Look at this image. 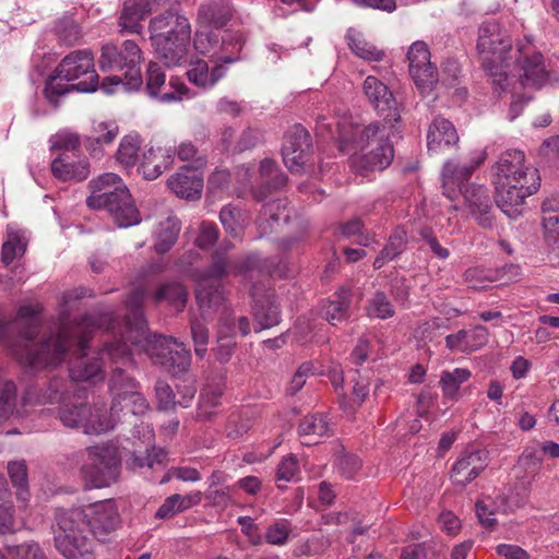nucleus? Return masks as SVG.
Here are the masks:
<instances>
[{
    "mask_svg": "<svg viewBox=\"0 0 559 559\" xmlns=\"http://www.w3.org/2000/svg\"><path fill=\"white\" fill-rule=\"evenodd\" d=\"M41 311L39 304L23 305L19 308L15 323H25L27 330L21 335L19 345H12L13 355L25 366L39 370L48 367L59 366L66 358L68 349L76 341L81 352H84L87 343V331L90 328L100 329L106 325L110 329L112 318L103 314L98 318L85 316L79 326H62L57 334L43 338L37 345L32 343L37 334L39 324L38 314Z\"/></svg>",
    "mask_w": 559,
    "mask_h": 559,
    "instance_id": "obj_2",
    "label": "nucleus"
},
{
    "mask_svg": "<svg viewBox=\"0 0 559 559\" xmlns=\"http://www.w3.org/2000/svg\"><path fill=\"white\" fill-rule=\"evenodd\" d=\"M218 238V230L213 223L203 222L200 227V234L195 240L198 247L202 249L211 248Z\"/></svg>",
    "mask_w": 559,
    "mask_h": 559,
    "instance_id": "obj_59",
    "label": "nucleus"
},
{
    "mask_svg": "<svg viewBox=\"0 0 559 559\" xmlns=\"http://www.w3.org/2000/svg\"><path fill=\"white\" fill-rule=\"evenodd\" d=\"M141 139L132 133L123 136L117 151V160L126 167H132L138 158Z\"/></svg>",
    "mask_w": 559,
    "mask_h": 559,
    "instance_id": "obj_42",
    "label": "nucleus"
},
{
    "mask_svg": "<svg viewBox=\"0 0 559 559\" xmlns=\"http://www.w3.org/2000/svg\"><path fill=\"white\" fill-rule=\"evenodd\" d=\"M180 495L175 493L168 497L165 502L156 511V516L159 519L170 518L181 511L182 504L180 503Z\"/></svg>",
    "mask_w": 559,
    "mask_h": 559,
    "instance_id": "obj_63",
    "label": "nucleus"
},
{
    "mask_svg": "<svg viewBox=\"0 0 559 559\" xmlns=\"http://www.w3.org/2000/svg\"><path fill=\"white\" fill-rule=\"evenodd\" d=\"M221 395L222 393L216 390L203 391L199 402L200 415L209 417L211 415V408H215L219 404Z\"/></svg>",
    "mask_w": 559,
    "mask_h": 559,
    "instance_id": "obj_62",
    "label": "nucleus"
},
{
    "mask_svg": "<svg viewBox=\"0 0 559 559\" xmlns=\"http://www.w3.org/2000/svg\"><path fill=\"white\" fill-rule=\"evenodd\" d=\"M492 182L498 207L510 218H516L522 214L524 200L538 190L539 176L536 169L525 166L522 151L509 150L496 163Z\"/></svg>",
    "mask_w": 559,
    "mask_h": 559,
    "instance_id": "obj_5",
    "label": "nucleus"
},
{
    "mask_svg": "<svg viewBox=\"0 0 559 559\" xmlns=\"http://www.w3.org/2000/svg\"><path fill=\"white\" fill-rule=\"evenodd\" d=\"M227 73V67L223 63H215V66L210 69L207 62L203 59H197L189 63V68L187 70V78L190 83L195 86L210 90L216 85V83L223 79Z\"/></svg>",
    "mask_w": 559,
    "mask_h": 559,
    "instance_id": "obj_27",
    "label": "nucleus"
},
{
    "mask_svg": "<svg viewBox=\"0 0 559 559\" xmlns=\"http://www.w3.org/2000/svg\"><path fill=\"white\" fill-rule=\"evenodd\" d=\"M53 176L62 181L85 180L90 175V165L86 160H73L69 155L62 154L51 163Z\"/></svg>",
    "mask_w": 559,
    "mask_h": 559,
    "instance_id": "obj_29",
    "label": "nucleus"
},
{
    "mask_svg": "<svg viewBox=\"0 0 559 559\" xmlns=\"http://www.w3.org/2000/svg\"><path fill=\"white\" fill-rule=\"evenodd\" d=\"M26 248L27 237L25 233L13 225H8L7 240L2 245V262L5 265H10L25 253Z\"/></svg>",
    "mask_w": 559,
    "mask_h": 559,
    "instance_id": "obj_32",
    "label": "nucleus"
},
{
    "mask_svg": "<svg viewBox=\"0 0 559 559\" xmlns=\"http://www.w3.org/2000/svg\"><path fill=\"white\" fill-rule=\"evenodd\" d=\"M366 311L369 318L385 320L394 316V308L383 293H376L368 301Z\"/></svg>",
    "mask_w": 559,
    "mask_h": 559,
    "instance_id": "obj_49",
    "label": "nucleus"
},
{
    "mask_svg": "<svg viewBox=\"0 0 559 559\" xmlns=\"http://www.w3.org/2000/svg\"><path fill=\"white\" fill-rule=\"evenodd\" d=\"M167 185L177 197L198 200L203 190V175L198 168L183 166L168 178Z\"/></svg>",
    "mask_w": 559,
    "mask_h": 559,
    "instance_id": "obj_23",
    "label": "nucleus"
},
{
    "mask_svg": "<svg viewBox=\"0 0 559 559\" xmlns=\"http://www.w3.org/2000/svg\"><path fill=\"white\" fill-rule=\"evenodd\" d=\"M396 122H372L358 131L346 119L337 121L338 141L342 151L349 153L357 148L350 157L352 169L366 176L369 171L383 170L392 162L394 150L391 133Z\"/></svg>",
    "mask_w": 559,
    "mask_h": 559,
    "instance_id": "obj_4",
    "label": "nucleus"
},
{
    "mask_svg": "<svg viewBox=\"0 0 559 559\" xmlns=\"http://www.w3.org/2000/svg\"><path fill=\"white\" fill-rule=\"evenodd\" d=\"M253 314L259 330L270 329L278 324L281 317L278 306L271 296L255 300Z\"/></svg>",
    "mask_w": 559,
    "mask_h": 559,
    "instance_id": "obj_36",
    "label": "nucleus"
},
{
    "mask_svg": "<svg viewBox=\"0 0 559 559\" xmlns=\"http://www.w3.org/2000/svg\"><path fill=\"white\" fill-rule=\"evenodd\" d=\"M430 57L428 45L421 40L413 43L407 52L409 74L421 93L431 90L437 82Z\"/></svg>",
    "mask_w": 559,
    "mask_h": 559,
    "instance_id": "obj_16",
    "label": "nucleus"
},
{
    "mask_svg": "<svg viewBox=\"0 0 559 559\" xmlns=\"http://www.w3.org/2000/svg\"><path fill=\"white\" fill-rule=\"evenodd\" d=\"M56 76L50 78L45 86V96L50 103H57L68 88L57 80L75 82L73 90L83 93L95 92L98 86V75L95 70L94 55L90 49H79L67 55L55 70Z\"/></svg>",
    "mask_w": 559,
    "mask_h": 559,
    "instance_id": "obj_11",
    "label": "nucleus"
},
{
    "mask_svg": "<svg viewBox=\"0 0 559 559\" xmlns=\"http://www.w3.org/2000/svg\"><path fill=\"white\" fill-rule=\"evenodd\" d=\"M148 31L156 55L167 67L179 66L185 60L191 39V24L185 14L165 11L150 21Z\"/></svg>",
    "mask_w": 559,
    "mask_h": 559,
    "instance_id": "obj_8",
    "label": "nucleus"
},
{
    "mask_svg": "<svg viewBox=\"0 0 559 559\" xmlns=\"http://www.w3.org/2000/svg\"><path fill=\"white\" fill-rule=\"evenodd\" d=\"M486 155L484 150L478 151L473 165H460L452 159L447 160L441 171V179L443 193L447 198L454 200L459 193H463L477 223L484 228H491L493 215L487 188L472 183L466 186L464 190L462 189L464 181L485 160Z\"/></svg>",
    "mask_w": 559,
    "mask_h": 559,
    "instance_id": "obj_6",
    "label": "nucleus"
},
{
    "mask_svg": "<svg viewBox=\"0 0 559 559\" xmlns=\"http://www.w3.org/2000/svg\"><path fill=\"white\" fill-rule=\"evenodd\" d=\"M95 131L97 133V142L109 144L117 138L119 128L114 121L99 122L96 124Z\"/></svg>",
    "mask_w": 559,
    "mask_h": 559,
    "instance_id": "obj_64",
    "label": "nucleus"
},
{
    "mask_svg": "<svg viewBox=\"0 0 559 559\" xmlns=\"http://www.w3.org/2000/svg\"><path fill=\"white\" fill-rule=\"evenodd\" d=\"M501 509V506L491 508V499L489 497L483 498L476 503V514L480 524L486 528H493L496 525L495 513Z\"/></svg>",
    "mask_w": 559,
    "mask_h": 559,
    "instance_id": "obj_55",
    "label": "nucleus"
},
{
    "mask_svg": "<svg viewBox=\"0 0 559 559\" xmlns=\"http://www.w3.org/2000/svg\"><path fill=\"white\" fill-rule=\"evenodd\" d=\"M346 40L349 49L359 58L368 61H380L384 52L374 45L365 40L362 35L354 28L346 32Z\"/></svg>",
    "mask_w": 559,
    "mask_h": 559,
    "instance_id": "obj_35",
    "label": "nucleus"
},
{
    "mask_svg": "<svg viewBox=\"0 0 559 559\" xmlns=\"http://www.w3.org/2000/svg\"><path fill=\"white\" fill-rule=\"evenodd\" d=\"M290 524L287 520H280L265 531V540L271 545H285L290 534Z\"/></svg>",
    "mask_w": 559,
    "mask_h": 559,
    "instance_id": "obj_54",
    "label": "nucleus"
},
{
    "mask_svg": "<svg viewBox=\"0 0 559 559\" xmlns=\"http://www.w3.org/2000/svg\"><path fill=\"white\" fill-rule=\"evenodd\" d=\"M444 328L443 322L439 318H432L415 330V336L423 342L432 341L435 337L440 335V330Z\"/></svg>",
    "mask_w": 559,
    "mask_h": 559,
    "instance_id": "obj_57",
    "label": "nucleus"
},
{
    "mask_svg": "<svg viewBox=\"0 0 559 559\" xmlns=\"http://www.w3.org/2000/svg\"><path fill=\"white\" fill-rule=\"evenodd\" d=\"M141 61L142 52L138 44L133 40H126L120 49L114 44L104 45L99 67L103 71H123L126 87L138 90L142 85Z\"/></svg>",
    "mask_w": 559,
    "mask_h": 559,
    "instance_id": "obj_14",
    "label": "nucleus"
},
{
    "mask_svg": "<svg viewBox=\"0 0 559 559\" xmlns=\"http://www.w3.org/2000/svg\"><path fill=\"white\" fill-rule=\"evenodd\" d=\"M231 17L228 0H205L198 9L197 26L200 28L224 27Z\"/></svg>",
    "mask_w": 559,
    "mask_h": 559,
    "instance_id": "obj_26",
    "label": "nucleus"
},
{
    "mask_svg": "<svg viewBox=\"0 0 559 559\" xmlns=\"http://www.w3.org/2000/svg\"><path fill=\"white\" fill-rule=\"evenodd\" d=\"M194 49L211 59H215L217 55L218 38L213 33L212 28H200L197 26V31L193 37Z\"/></svg>",
    "mask_w": 559,
    "mask_h": 559,
    "instance_id": "obj_45",
    "label": "nucleus"
},
{
    "mask_svg": "<svg viewBox=\"0 0 559 559\" xmlns=\"http://www.w3.org/2000/svg\"><path fill=\"white\" fill-rule=\"evenodd\" d=\"M311 150V138L300 124L293 127L285 134L282 147L283 160L290 171H300L308 162Z\"/></svg>",
    "mask_w": 559,
    "mask_h": 559,
    "instance_id": "obj_17",
    "label": "nucleus"
},
{
    "mask_svg": "<svg viewBox=\"0 0 559 559\" xmlns=\"http://www.w3.org/2000/svg\"><path fill=\"white\" fill-rule=\"evenodd\" d=\"M167 460V453L163 449H157L153 447L147 450L144 456L133 454L128 464L131 468L136 467H150L152 468L155 465H163Z\"/></svg>",
    "mask_w": 559,
    "mask_h": 559,
    "instance_id": "obj_52",
    "label": "nucleus"
},
{
    "mask_svg": "<svg viewBox=\"0 0 559 559\" xmlns=\"http://www.w3.org/2000/svg\"><path fill=\"white\" fill-rule=\"evenodd\" d=\"M58 532L53 543L64 559H95V540L84 527L81 509L63 510L57 513Z\"/></svg>",
    "mask_w": 559,
    "mask_h": 559,
    "instance_id": "obj_12",
    "label": "nucleus"
},
{
    "mask_svg": "<svg viewBox=\"0 0 559 559\" xmlns=\"http://www.w3.org/2000/svg\"><path fill=\"white\" fill-rule=\"evenodd\" d=\"M457 142V131L450 120L444 118L433 119L427 133V147L430 153H444L456 145Z\"/></svg>",
    "mask_w": 559,
    "mask_h": 559,
    "instance_id": "obj_24",
    "label": "nucleus"
},
{
    "mask_svg": "<svg viewBox=\"0 0 559 559\" xmlns=\"http://www.w3.org/2000/svg\"><path fill=\"white\" fill-rule=\"evenodd\" d=\"M511 80H512V78L509 74V79L507 81H502V85L506 87V90L497 92L493 88V91L499 95H501L503 93L511 94L512 102L510 104L508 119L510 121H513L521 115L525 104L531 99V96H524L523 94H521L520 90H522V88L516 86L515 84L511 83Z\"/></svg>",
    "mask_w": 559,
    "mask_h": 559,
    "instance_id": "obj_48",
    "label": "nucleus"
},
{
    "mask_svg": "<svg viewBox=\"0 0 559 559\" xmlns=\"http://www.w3.org/2000/svg\"><path fill=\"white\" fill-rule=\"evenodd\" d=\"M520 59L513 62V66L507 69L512 78L511 83L521 88H539L547 81V72L544 67V59L539 52L525 57L521 63Z\"/></svg>",
    "mask_w": 559,
    "mask_h": 559,
    "instance_id": "obj_19",
    "label": "nucleus"
},
{
    "mask_svg": "<svg viewBox=\"0 0 559 559\" xmlns=\"http://www.w3.org/2000/svg\"><path fill=\"white\" fill-rule=\"evenodd\" d=\"M219 219L225 230L233 237L240 235L246 221L241 210L230 204L221 210Z\"/></svg>",
    "mask_w": 559,
    "mask_h": 559,
    "instance_id": "obj_46",
    "label": "nucleus"
},
{
    "mask_svg": "<svg viewBox=\"0 0 559 559\" xmlns=\"http://www.w3.org/2000/svg\"><path fill=\"white\" fill-rule=\"evenodd\" d=\"M180 223L175 216L160 222L154 231V249L158 253L167 252L176 242Z\"/></svg>",
    "mask_w": 559,
    "mask_h": 559,
    "instance_id": "obj_33",
    "label": "nucleus"
},
{
    "mask_svg": "<svg viewBox=\"0 0 559 559\" xmlns=\"http://www.w3.org/2000/svg\"><path fill=\"white\" fill-rule=\"evenodd\" d=\"M299 472V464L295 456L287 455L283 457L277 467V479L290 481Z\"/></svg>",
    "mask_w": 559,
    "mask_h": 559,
    "instance_id": "obj_60",
    "label": "nucleus"
},
{
    "mask_svg": "<svg viewBox=\"0 0 559 559\" xmlns=\"http://www.w3.org/2000/svg\"><path fill=\"white\" fill-rule=\"evenodd\" d=\"M543 227L548 241H559V209H555L551 200L543 202Z\"/></svg>",
    "mask_w": 559,
    "mask_h": 559,
    "instance_id": "obj_47",
    "label": "nucleus"
},
{
    "mask_svg": "<svg viewBox=\"0 0 559 559\" xmlns=\"http://www.w3.org/2000/svg\"><path fill=\"white\" fill-rule=\"evenodd\" d=\"M112 378L110 380V391L112 403L109 416L102 413L100 409H94L84 404H66L59 412L62 424L70 428H82L87 435L104 433L114 429L120 420V413L124 408L132 415H144L148 411V403L139 392L136 382L124 376L119 366H112Z\"/></svg>",
    "mask_w": 559,
    "mask_h": 559,
    "instance_id": "obj_3",
    "label": "nucleus"
},
{
    "mask_svg": "<svg viewBox=\"0 0 559 559\" xmlns=\"http://www.w3.org/2000/svg\"><path fill=\"white\" fill-rule=\"evenodd\" d=\"M51 148L71 151L79 144V136L70 131H60L50 139Z\"/></svg>",
    "mask_w": 559,
    "mask_h": 559,
    "instance_id": "obj_58",
    "label": "nucleus"
},
{
    "mask_svg": "<svg viewBox=\"0 0 559 559\" xmlns=\"http://www.w3.org/2000/svg\"><path fill=\"white\" fill-rule=\"evenodd\" d=\"M70 376L74 381H102V365L98 360L81 362L70 369Z\"/></svg>",
    "mask_w": 559,
    "mask_h": 559,
    "instance_id": "obj_50",
    "label": "nucleus"
},
{
    "mask_svg": "<svg viewBox=\"0 0 559 559\" xmlns=\"http://www.w3.org/2000/svg\"><path fill=\"white\" fill-rule=\"evenodd\" d=\"M175 156V147L160 142L151 143L142 153L138 167L139 174L146 180H154L168 169Z\"/></svg>",
    "mask_w": 559,
    "mask_h": 559,
    "instance_id": "obj_20",
    "label": "nucleus"
},
{
    "mask_svg": "<svg viewBox=\"0 0 559 559\" xmlns=\"http://www.w3.org/2000/svg\"><path fill=\"white\" fill-rule=\"evenodd\" d=\"M80 476L88 489L105 488L115 484L120 475V457L114 445L97 444L84 452Z\"/></svg>",
    "mask_w": 559,
    "mask_h": 559,
    "instance_id": "obj_13",
    "label": "nucleus"
},
{
    "mask_svg": "<svg viewBox=\"0 0 559 559\" xmlns=\"http://www.w3.org/2000/svg\"><path fill=\"white\" fill-rule=\"evenodd\" d=\"M350 305V292L348 289H341L335 300L328 301L323 306V313L325 319L333 325L344 321L347 316V309Z\"/></svg>",
    "mask_w": 559,
    "mask_h": 559,
    "instance_id": "obj_40",
    "label": "nucleus"
},
{
    "mask_svg": "<svg viewBox=\"0 0 559 559\" xmlns=\"http://www.w3.org/2000/svg\"><path fill=\"white\" fill-rule=\"evenodd\" d=\"M156 399L158 407L163 411H168L175 407L177 402L175 401L174 392L169 384L163 381H158L155 385ZM195 389L193 385L187 388L182 400L178 401V404L182 407H188L191 400L194 397Z\"/></svg>",
    "mask_w": 559,
    "mask_h": 559,
    "instance_id": "obj_37",
    "label": "nucleus"
},
{
    "mask_svg": "<svg viewBox=\"0 0 559 559\" xmlns=\"http://www.w3.org/2000/svg\"><path fill=\"white\" fill-rule=\"evenodd\" d=\"M243 43L245 38L240 32H225L218 39L217 55L214 60L225 67L239 61Z\"/></svg>",
    "mask_w": 559,
    "mask_h": 559,
    "instance_id": "obj_31",
    "label": "nucleus"
},
{
    "mask_svg": "<svg viewBox=\"0 0 559 559\" xmlns=\"http://www.w3.org/2000/svg\"><path fill=\"white\" fill-rule=\"evenodd\" d=\"M488 342V330L476 325L469 330H460L445 337V345L451 352L469 354L479 350Z\"/></svg>",
    "mask_w": 559,
    "mask_h": 559,
    "instance_id": "obj_25",
    "label": "nucleus"
},
{
    "mask_svg": "<svg viewBox=\"0 0 559 559\" xmlns=\"http://www.w3.org/2000/svg\"><path fill=\"white\" fill-rule=\"evenodd\" d=\"M11 559H47L45 551L36 542H27L21 545L4 546Z\"/></svg>",
    "mask_w": 559,
    "mask_h": 559,
    "instance_id": "obj_51",
    "label": "nucleus"
},
{
    "mask_svg": "<svg viewBox=\"0 0 559 559\" xmlns=\"http://www.w3.org/2000/svg\"><path fill=\"white\" fill-rule=\"evenodd\" d=\"M259 173L260 176L272 183L273 187L277 188L284 186L286 182L285 175L277 170L276 164L272 159H263L260 164Z\"/></svg>",
    "mask_w": 559,
    "mask_h": 559,
    "instance_id": "obj_56",
    "label": "nucleus"
},
{
    "mask_svg": "<svg viewBox=\"0 0 559 559\" xmlns=\"http://www.w3.org/2000/svg\"><path fill=\"white\" fill-rule=\"evenodd\" d=\"M332 428L326 416L314 414L306 416L299 425V436L304 439L302 444H317L321 438L329 437Z\"/></svg>",
    "mask_w": 559,
    "mask_h": 559,
    "instance_id": "obj_30",
    "label": "nucleus"
},
{
    "mask_svg": "<svg viewBox=\"0 0 559 559\" xmlns=\"http://www.w3.org/2000/svg\"><path fill=\"white\" fill-rule=\"evenodd\" d=\"M234 322L228 318H221L217 333L216 358L225 364L231 358L236 343L234 342Z\"/></svg>",
    "mask_w": 559,
    "mask_h": 559,
    "instance_id": "obj_34",
    "label": "nucleus"
},
{
    "mask_svg": "<svg viewBox=\"0 0 559 559\" xmlns=\"http://www.w3.org/2000/svg\"><path fill=\"white\" fill-rule=\"evenodd\" d=\"M153 298L156 302L167 301L177 311H181L186 307L188 295L181 284L168 283L162 285Z\"/></svg>",
    "mask_w": 559,
    "mask_h": 559,
    "instance_id": "obj_39",
    "label": "nucleus"
},
{
    "mask_svg": "<svg viewBox=\"0 0 559 559\" xmlns=\"http://www.w3.org/2000/svg\"><path fill=\"white\" fill-rule=\"evenodd\" d=\"M267 271L272 275L283 276L278 269H271L265 260L258 255L247 257L239 265L227 264L225 258L216 252L213 255V262L206 271H195L193 278L197 283V300L201 309H210L221 305L223 300L222 293L217 289L216 283L228 273L247 274L252 271Z\"/></svg>",
    "mask_w": 559,
    "mask_h": 559,
    "instance_id": "obj_10",
    "label": "nucleus"
},
{
    "mask_svg": "<svg viewBox=\"0 0 559 559\" xmlns=\"http://www.w3.org/2000/svg\"><path fill=\"white\" fill-rule=\"evenodd\" d=\"M145 295L144 288H136L129 296L127 302L134 310L133 321L127 320L122 343L106 345L99 353V359H108L111 366H119L121 369V367L133 366L134 352L144 350L154 364L163 366L174 376L186 372L191 364V353L186 345L173 337L147 334L146 322L139 310Z\"/></svg>",
    "mask_w": 559,
    "mask_h": 559,
    "instance_id": "obj_1",
    "label": "nucleus"
},
{
    "mask_svg": "<svg viewBox=\"0 0 559 559\" xmlns=\"http://www.w3.org/2000/svg\"><path fill=\"white\" fill-rule=\"evenodd\" d=\"M477 50L481 64L491 78L492 88L504 91L502 81L509 79L507 69L513 66L512 39L500 23L487 21L478 31Z\"/></svg>",
    "mask_w": 559,
    "mask_h": 559,
    "instance_id": "obj_9",
    "label": "nucleus"
},
{
    "mask_svg": "<svg viewBox=\"0 0 559 559\" xmlns=\"http://www.w3.org/2000/svg\"><path fill=\"white\" fill-rule=\"evenodd\" d=\"M362 91L369 103L388 122H399L397 103L389 87L373 75H368L362 83Z\"/></svg>",
    "mask_w": 559,
    "mask_h": 559,
    "instance_id": "obj_18",
    "label": "nucleus"
},
{
    "mask_svg": "<svg viewBox=\"0 0 559 559\" xmlns=\"http://www.w3.org/2000/svg\"><path fill=\"white\" fill-rule=\"evenodd\" d=\"M148 0H126L119 17L121 32L140 33L141 22L152 12Z\"/></svg>",
    "mask_w": 559,
    "mask_h": 559,
    "instance_id": "obj_28",
    "label": "nucleus"
},
{
    "mask_svg": "<svg viewBox=\"0 0 559 559\" xmlns=\"http://www.w3.org/2000/svg\"><path fill=\"white\" fill-rule=\"evenodd\" d=\"M166 75L160 66L156 62H150L147 67L146 88L151 97L157 98L162 103H171L190 98V90L182 83L176 80L169 81L171 92L162 93V87L165 85Z\"/></svg>",
    "mask_w": 559,
    "mask_h": 559,
    "instance_id": "obj_21",
    "label": "nucleus"
},
{
    "mask_svg": "<svg viewBox=\"0 0 559 559\" xmlns=\"http://www.w3.org/2000/svg\"><path fill=\"white\" fill-rule=\"evenodd\" d=\"M191 336L194 344L195 355L203 359L207 352V343L210 338L209 329L201 320H193L191 322Z\"/></svg>",
    "mask_w": 559,
    "mask_h": 559,
    "instance_id": "obj_53",
    "label": "nucleus"
},
{
    "mask_svg": "<svg viewBox=\"0 0 559 559\" xmlns=\"http://www.w3.org/2000/svg\"><path fill=\"white\" fill-rule=\"evenodd\" d=\"M84 514V527L98 539L116 531L120 524V514L111 499L98 501L81 510Z\"/></svg>",
    "mask_w": 559,
    "mask_h": 559,
    "instance_id": "obj_15",
    "label": "nucleus"
},
{
    "mask_svg": "<svg viewBox=\"0 0 559 559\" xmlns=\"http://www.w3.org/2000/svg\"><path fill=\"white\" fill-rule=\"evenodd\" d=\"M91 195L86 204L93 210H106L118 227L126 228L141 222L140 213L123 180L106 173L90 182Z\"/></svg>",
    "mask_w": 559,
    "mask_h": 559,
    "instance_id": "obj_7",
    "label": "nucleus"
},
{
    "mask_svg": "<svg viewBox=\"0 0 559 559\" xmlns=\"http://www.w3.org/2000/svg\"><path fill=\"white\" fill-rule=\"evenodd\" d=\"M313 373V367L311 364L309 362H305L302 364L298 369L297 371L295 372V374L293 376L289 384H288V388H287V391L290 393V394H296L298 391H300L304 385L306 384V380H307V377L309 374H312Z\"/></svg>",
    "mask_w": 559,
    "mask_h": 559,
    "instance_id": "obj_61",
    "label": "nucleus"
},
{
    "mask_svg": "<svg viewBox=\"0 0 559 559\" xmlns=\"http://www.w3.org/2000/svg\"><path fill=\"white\" fill-rule=\"evenodd\" d=\"M14 415H22L17 408L16 386L14 382L5 381L0 389V418L7 419Z\"/></svg>",
    "mask_w": 559,
    "mask_h": 559,
    "instance_id": "obj_43",
    "label": "nucleus"
},
{
    "mask_svg": "<svg viewBox=\"0 0 559 559\" xmlns=\"http://www.w3.org/2000/svg\"><path fill=\"white\" fill-rule=\"evenodd\" d=\"M8 473L13 486L16 488L17 499L26 502L29 497L27 488V468L24 461L11 462L8 465Z\"/></svg>",
    "mask_w": 559,
    "mask_h": 559,
    "instance_id": "obj_44",
    "label": "nucleus"
},
{
    "mask_svg": "<svg viewBox=\"0 0 559 559\" xmlns=\"http://www.w3.org/2000/svg\"><path fill=\"white\" fill-rule=\"evenodd\" d=\"M406 243V234L402 229H397L390 237L388 245L383 248L380 254L374 259L373 266L376 269L382 267L388 261L397 257L404 249Z\"/></svg>",
    "mask_w": 559,
    "mask_h": 559,
    "instance_id": "obj_41",
    "label": "nucleus"
},
{
    "mask_svg": "<svg viewBox=\"0 0 559 559\" xmlns=\"http://www.w3.org/2000/svg\"><path fill=\"white\" fill-rule=\"evenodd\" d=\"M488 454L484 450L463 452L452 466V483L462 487L466 486L486 468Z\"/></svg>",
    "mask_w": 559,
    "mask_h": 559,
    "instance_id": "obj_22",
    "label": "nucleus"
},
{
    "mask_svg": "<svg viewBox=\"0 0 559 559\" xmlns=\"http://www.w3.org/2000/svg\"><path fill=\"white\" fill-rule=\"evenodd\" d=\"M472 377V372L467 368H455L452 371L444 370L440 374V386L443 396L447 399H455L462 383Z\"/></svg>",
    "mask_w": 559,
    "mask_h": 559,
    "instance_id": "obj_38",
    "label": "nucleus"
}]
</instances>
